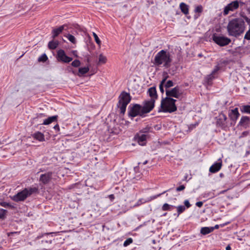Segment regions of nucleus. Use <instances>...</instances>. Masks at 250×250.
<instances>
[{"label": "nucleus", "instance_id": "1", "mask_svg": "<svg viewBox=\"0 0 250 250\" xmlns=\"http://www.w3.org/2000/svg\"><path fill=\"white\" fill-rule=\"evenodd\" d=\"M245 29V22L242 19L236 18L230 21L227 26L229 36L237 37L242 34Z\"/></svg>", "mask_w": 250, "mask_h": 250}, {"label": "nucleus", "instance_id": "2", "mask_svg": "<svg viewBox=\"0 0 250 250\" xmlns=\"http://www.w3.org/2000/svg\"><path fill=\"white\" fill-rule=\"evenodd\" d=\"M176 102V100L170 97H166L163 99L158 112L170 113L175 112L177 110Z\"/></svg>", "mask_w": 250, "mask_h": 250}, {"label": "nucleus", "instance_id": "3", "mask_svg": "<svg viewBox=\"0 0 250 250\" xmlns=\"http://www.w3.org/2000/svg\"><path fill=\"white\" fill-rule=\"evenodd\" d=\"M38 190V189L36 187L25 188L10 198L12 200L16 202L24 201L32 194L37 192Z\"/></svg>", "mask_w": 250, "mask_h": 250}, {"label": "nucleus", "instance_id": "4", "mask_svg": "<svg viewBox=\"0 0 250 250\" xmlns=\"http://www.w3.org/2000/svg\"><path fill=\"white\" fill-rule=\"evenodd\" d=\"M56 58L58 61L62 62H70L74 58H78V51L72 50L66 53L64 50L61 49L57 51Z\"/></svg>", "mask_w": 250, "mask_h": 250}, {"label": "nucleus", "instance_id": "5", "mask_svg": "<svg viewBox=\"0 0 250 250\" xmlns=\"http://www.w3.org/2000/svg\"><path fill=\"white\" fill-rule=\"evenodd\" d=\"M131 101V97L129 93L123 91L119 97L118 106L120 109L121 113L124 114L127 104Z\"/></svg>", "mask_w": 250, "mask_h": 250}, {"label": "nucleus", "instance_id": "6", "mask_svg": "<svg viewBox=\"0 0 250 250\" xmlns=\"http://www.w3.org/2000/svg\"><path fill=\"white\" fill-rule=\"evenodd\" d=\"M171 61L169 52L165 50H161L155 57V62H170Z\"/></svg>", "mask_w": 250, "mask_h": 250}, {"label": "nucleus", "instance_id": "7", "mask_svg": "<svg viewBox=\"0 0 250 250\" xmlns=\"http://www.w3.org/2000/svg\"><path fill=\"white\" fill-rule=\"evenodd\" d=\"M128 116L134 118L138 115L143 116L145 114L143 113L142 106L138 104H135L132 107L130 105L128 107Z\"/></svg>", "mask_w": 250, "mask_h": 250}, {"label": "nucleus", "instance_id": "8", "mask_svg": "<svg viewBox=\"0 0 250 250\" xmlns=\"http://www.w3.org/2000/svg\"><path fill=\"white\" fill-rule=\"evenodd\" d=\"M212 40L218 45L223 46L229 44L231 40L228 37L221 35L214 34L212 36Z\"/></svg>", "mask_w": 250, "mask_h": 250}, {"label": "nucleus", "instance_id": "9", "mask_svg": "<svg viewBox=\"0 0 250 250\" xmlns=\"http://www.w3.org/2000/svg\"><path fill=\"white\" fill-rule=\"evenodd\" d=\"M148 132L147 129H144L138 133L134 137L135 140L141 146H145L146 143L147 135L144 134Z\"/></svg>", "mask_w": 250, "mask_h": 250}, {"label": "nucleus", "instance_id": "10", "mask_svg": "<svg viewBox=\"0 0 250 250\" xmlns=\"http://www.w3.org/2000/svg\"><path fill=\"white\" fill-rule=\"evenodd\" d=\"M217 125L223 129H225L228 127V121L227 116L223 113H220L217 117H216Z\"/></svg>", "mask_w": 250, "mask_h": 250}, {"label": "nucleus", "instance_id": "11", "mask_svg": "<svg viewBox=\"0 0 250 250\" xmlns=\"http://www.w3.org/2000/svg\"><path fill=\"white\" fill-rule=\"evenodd\" d=\"M220 69V66L217 65L215 66L211 73L207 75L204 79V84L208 85H210L212 83V81L217 77L216 74L217 72Z\"/></svg>", "mask_w": 250, "mask_h": 250}, {"label": "nucleus", "instance_id": "12", "mask_svg": "<svg viewBox=\"0 0 250 250\" xmlns=\"http://www.w3.org/2000/svg\"><path fill=\"white\" fill-rule=\"evenodd\" d=\"M239 6V2L238 0H235L228 4L224 8L223 14L227 15L229 11H233L237 9Z\"/></svg>", "mask_w": 250, "mask_h": 250}, {"label": "nucleus", "instance_id": "13", "mask_svg": "<svg viewBox=\"0 0 250 250\" xmlns=\"http://www.w3.org/2000/svg\"><path fill=\"white\" fill-rule=\"evenodd\" d=\"M155 101L153 99H150L149 100L145 102L144 106H142L143 113L146 114L151 111L154 107Z\"/></svg>", "mask_w": 250, "mask_h": 250}, {"label": "nucleus", "instance_id": "14", "mask_svg": "<svg viewBox=\"0 0 250 250\" xmlns=\"http://www.w3.org/2000/svg\"><path fill=\"white\" fill-rule=\"evenodd\" d=\"M166 95L167 97H174L176 98H179L181 95V93L180 92V88L178 86H176L170 90H166Z\"/></svg>", "mask_w": 250, "mask_h": 250}, {"label": "nucleus", "instance_id": "15", "mask_svg": "<svg viewBox=\"0 0 250 250\" xmlns=\"http://www.w3.org/2000/svg\"><path fill=\"white\" fill-rule=\"evenodd\" d=\"M165 67L167 69L168 73L171 75H175L179 70L177 63H165Z\"/></svg>", "mask_w": 250, "mask_h": 250}, {"label": "nucleus", "instance_id": "16", "mask_svg": "<svg viewBox=\"0 0 250 250\" xmlns=\"http://www.w3.org/2000/svg\"><path fill=\"white\" fill-rule=\"evenodd\" d=\"M67 29V25L66 24H63L60 26L58 28H54L52 31V38L55 39L59 34H60L62 31L64 30H66Z\"/></svg>", "mask_w": 250, "mask_h": 250}, {"label": "nucleus", "instance_id": "17", "mask_svg": "<svg viewBox=\"0 0 250 250\" xmlns=\"http://www.w3.org/2000/svg\"><path fill=\"white\" fill-rule=\"evenodd\" d=\"M239 116L240 114L238 111V109L237 107L230 110L229 112V119L234 123H235Z\"/></svg>", "mask_w": 250, "mask_h": 250}, {"label": "nucleus", "instance_id": "18", "mask_svg": "<svg viewBox=\"0 0 250 250\" xmlns=\"http://www.w3.org/2000/svg\"><path fill=\"white\" fill-rule=\"evenodd\" d=\"M222 162L221 159L218 160V162L214 163L210 167L209 171L210 172L214 173L218 172L221 168Z\"/></svg>", "mask_w": 250, "mask_h": 250}, {"label": "nucleus", "instance_id": "19", "mask_svg": "<svg viewBox=\"0 0 250 250\" xmlns=\"http://www.w3.org/2000/svg\"><path fill=\"white\" fill-rule=\"evenodd\" d=\"M52 175V172H48L40 176V181L44 184L48 183L51 179Z\"/></svg>", "mask_w": 250, "mask_h": 250}, {"label": "nucleus", "instance_id": "20", "mask_svg": "<svg viewBox=\"0 0 250 250\" xmlns=\"http://www.w3.org/2000/svg\"><path fill=\"white\" fill-rule=\"evenodd\" d=\"M89 70V67L88 66L84 67H80L78 69V72L73 71L74 74H77L79 77L83 76L85 74L87 73Z\"/></svg>", "mask_w": 250, "mask_h": 250}, {"label": "nucleus", "instance_id": "21", "mask_svg": "<svg viewBox=\"0 0 250 250\" xmlns=\"http://www.w3.org/2000/svg\"><path fill=\"white\" fill-rule=\"evenodd\" d=\"M147 93L151 97V99H153L154 101L157 99L158 96L155 87H151L148 89Z\"/></svg>", "mask_w": 250, "mask_h": 250}, {"label": "nucleus", "instance_id": "22", "mask_svg": "<svg viewBox=\"0 0 250 250\" xmlns=\"http://www.w3.org/2000/svg\"><path fill=\"white\" fill-rule=\"evenodd\" d=\"M32 137L34 138V139L40 142H43L45 140L44 134L39 131L34 133L32 135Z\"/></svg>", "mask_w": 250, "mask_h": 250}, {"label": "nucleus", "instance_id": "23", "mask_svg": "<svg viewBox=\"0 0 250 250\" xmlns=\"http://www.w3.org/2000/svg\"><path fill=\"white\" fill-rule=\"evenodd\" d=\"M250 121V119L249 117L244 116H242L239 122V125L240 126H246L247 125Z\"/></svg>", "mask_w": 250, "mask_h": 250}, {"label": "nucleus", "instance_id": "24", "mask_svg": "<svg viewBox=\"0 0 250 250\" xmlns=\"http://www.w3.org/2000/svg\"><path fill=\"white\" fill-rule=\"evenodd\" d=\"M58 118L57 115L53 116L51 117H49L47 119L44 120L42 124L44 125H48L50 124L51 123L55 122L57 120Z\"/></svg>", "mask_w": 250, "mask_h": 250}, {"label": "nucleus", "instance_id": "25", "mask_svg": "<svg viewBox=\"0 0 250 250\" xmlns=\"http://www.w3.org/2000/svg\"><path fill=\"white\" fill-rule=\"evenodd\" d=\"M213 231V227H203L201 229L200 233L207 235Z\"/></svg>", "mask_w": 250, "mask_h": 250}, {"label": "nucleus", "instance_id": "26", "mask_svg": "<svg viewBox=\"0 0 250 250\" xmlns=\"http://www.w3.org/2000/svg\"><path fill=\"white\" fill-rule=\"evenodd\" d=\"M172 190V189L171 188H170L167 190H166V191H164V192H163L162 193H160V194H157V195H154V196H150L149 197V198H148L147 200L145 202H150L153 200H154L156 198H157L158 197H160L161 195L164 194V193L167 192H170Z\"/></svg>", "mask_w": 250, "mask_h": 250}, {"label": "nucleus", "instance_id": "27", "mask_svg": "<svg viewBox=\"0 0 250 250\" xmlns=\"http://www.w3.org/2000/svg\"><path fill=\"white\" fill-rule=\"evenodd\" d=\"M180 7L181 11L185 15L188 13V6L186 3L182 2L180 4Z\"/></svg>", "mask_w": 250, "mask_h": 250}, {"label": "nucleus", "instance_id": "28", "mask_svg": "<svg viewBox=\"0 0 250 250\" xmlns=\"http://www.w3.org/2000/svg\"><path fill=\"white\" fill-rule=\"evenodd\" d=\"M58 41H51L48 42V47L50 49H55L58 47Z\"/></svg>", "mask_w": 250, "mask_h": 250}, {"label": "nucleus", "instance_id": "29", "mask_svg": "<svg viewBox=\"0 0 250 250\" xmlns=\"http://www.w3.org/2000/svg\"><path fill=\"white\" fill-rule=\"evenodd\" d=\"M240 110L242 113L250 114V105H244L240 107Z\"/></svg>", "mask_w": 250, "mask_h": 250}, {"label": "nucleus", "instance_id": "30", "mask_svg": "<svg viewBox=\"0 0 250 250\" xmlns=\"http://www.w3.org/2000/svg\"><path fill=\"white\" fill-rule=\"evenodd\" d=\"M66 37L71 43L75 44L76 43V39L75 37L70 34H66L64 36Z\"/></svg>", "mask_w": 250, "mask_h": 250}, {"label": "nucleus", "instance_id": "31", "mask_svg": "<svg viewBox=\"0 0 250 250\" xmlns=\"http://www.w3.org/2000/svg\"><path fill=\"white\" fill-rule=\"evenodd\" d=\"M175 207L172 205H169L167 203L164 204L162 208V209L164 211L171 210L173 208Z\"/></svg>", "mask_w": 250, "mask_h": 250}, {"label": "nucleus", "instance_id": "32", "mask_svg": "<svg viewBox=\"0 0 250 250\" xmlns=\"http://www.w3.org/2000/svg\"><path fill=\"white\" fill-rule=\"evenodd\" d=\"M177 210L178 215H179L186 210V207L184 206L180 205L176 207Z\"/></svg>", "mask_w": 250, "mask_h": 250}, {"label": "nucleus", "instance_id": "33", "mask_svg": "<svg viewBox=\"0 0 250 250\" xmlns=\"http://www.w3.org/2000/svg\"><path fill=\"white\" fill-rule=\"evenodd\" d=\"M47 59H48V57H47V55L45 53H44L38 58V60L39 62H44L46 61Z\"/></svg>", "mask_w": 250, "mask_h": 250}, {"label": "nucleus", "instance_id": "34", "mask_svg": "<svg viewBox=\"0 0 250 250\" xmlns=\"http://www.w3.org/2000/svg\"><path fill=\"white\" fill-rule=\"evenodd\" d=\"M7 210L4 209H1L0 212V219H3L5 217V215L7 213Z\"/></svg>", "mask_w": 250, "mask_h": 250}, {"label": "nucleus", "instance_id": "35", "mask_svg": "<svg viewBox=\"0 0 250 250\" xmlns=\"http://www.w3.org/2000/svg\"><path fill=\"white\" fill-rule=\"evenodd\" d=\"M133 242V240L131 238H127L124 242V247H127L130 244H131Z\"/></svg>", "mask_w": 250, "mask_h": 250}, {"label": "nucleus", "instance_id": "36", "mask_svg": "<svg viewBox=\"0 0 250 250\" xmlns=\"http://www.w3.org/2000/svg\"><path fill=\"white\" fill-rule=\"evenodd\" d=\"M99 62H105L107 61V59L104 55L101 54L99 57Z\"/></svg>", "mask_w": 250, "mask_h": 250}, {"label": "nucleus", "instance_id": "37", "mask_svg": "<svg viewBox=\"0 0 250 250\" xmlns=\"http://www.w3.org/2000/svg\"><path fill=\"white\" fill-rule=\"evenodd\" d=\"M174 85L173 83L171 80H168L167 82L165 83V86L166 88H169L173 86Z\"/></svg>", "mask_w": 250, "mask_h": 250}, {"label": "nucleus", "instance_id": "38", "mask_svg": "<svg viewBox=\"0 0 250 250\" xmlns=\"http://www.w3.org/2000/svg\"><path fill=\"white\" fill-rule=\"evenodd\" d=\"M93 36L94 38V40H95V41L99 45H100L101 42V41H100V39L99 38L98 36H97V35L95 33L93 32Z\"/></svg>", "mask_w": 250, "mask_h": 250}, {"label": "nucleus", "instance_id": "39", "mask_svg": "<svg viewBox=\"0 0 250 250\" xmlns=\"http://www.w3.org/2000/svg\"><path fill=\"white\" fill-rule=\"evenodd\" d=\"M167 73L168 72H164L163 73V79L161 81V82H162V83H165L166 82V80L168 78L169 76L167 74Z\"/></svg>", "mask_w": 250, "mask_h": 250}, {"label": "nucleus", "instance_id": "40", "mask_svg": "<svg viewBox=\"0 0 250 250\" xmlns=\"http://www.w3.org/2000/svg\"><path fill=\"white\" fill-rule=\"evenodd\" d=\"M244 39L248 40H250V25L249 26V29L248 31L246 32L245 35Z\"/></svg>", "mask_w": 250, "mask_h": 250}, {"label": "nucleus", "instance_id": "41", "mask_svg": "<svg viewBox=\"0 0 250 250\" xmlns=\"http://www.w3.org/2000/svg\"><path fill=\"white\" fill-rule=\"evenodd\" d=\"M202 10H203L202 6L201 5H198L196 7V8L194 10V11L196 13H201V12H202Z\"/></svg>", "mask_w": 250, "mask_h": 250}, {"label": "nucleus", "instance_id": "42", "mask_svg": "<svg viewBox=\"0 0 250 250\" xmlns=\"http://www.w3.org/2000/svg\"><path fill=\"white\" fill-rule=\"evenodd\" d=\"M186 188V187L184 185H180L179 187L176 188V191L179 192L184 190Z\"/></svg>", "mask_w": 250, "mask_h": 250}, {"label": "nucleus", "instance_id": "43", "mask_svg": "<svg viewBox=\"0 0 250 250\" xmlns=\"http://www.w3.org/2000/svg\"><path fill=\"white\" fill-rule=\"evenodd\" d=\"M0 205L2 207H4V208L11 207V205L9 203L5 202H0Z\"/></svg>", "mask_w": 250, "mask_h": 250}, {"label": "nucleus", "instance_id": "44", "mask_svg": "<svg viewBox=\"0 0 250 250\" xmlns=\"http://www.w3.org/2000/svg\"><path fill=\"white\" fill-rule=\"evenodd\" d=\"M184 204H185L184 206H185V207H186L187 208H189L191 206V205L190 204L188 200H185Z\"/></svg>", "mask_w": 250, "mask_h": 250}, {"label": "nucleus", "instance_id": "45", "mask_svg": "<svg viewBox=\"0 0 250 250\" xmlns=\"http://www.w3.org/2000/svg\"><path fill=\"white\" fill-rule=\"evenodd\" d=\"M165 83H162V82H161L160 84L159 85V88L160 90L162 93H164V84Z\"/></svg>", "mask_w": 250, "mask_h": 250}, {"label": "nucleus", "instance_id": "46", "mask_svg": "<svg viewBox=\"0 0 250 250\" xmlns=\"http://www.w3.org/2000/svg\"><path fill=\"white\" fill-rule=\"evenodd\" d=\"M203 205V203L201 201L197 202L196 203V206L199 208L202 207Z\"/></svg>", "mask_w": 250, "mask_h": 250}, {"label": "nucleus", "instance_id": "47", "mask_svg": "<svg viewBox=\"0 0 250 250\" xmlns=\"http://www.w3.org/2000/svg\"><path fill=\"white\" fill-rule=\"evenodd\" d=\"M108 198H109V199L112 201H113V200L114 199L115 197H114V195L113 194H110L108 196Z\"/></svg>", "mask_w": 250, "mask_h": 250}, {"label": "nucleus", "instance_id": "48", "mask_svg": "<svg viewBox=\"0 0 250 250\" xmlns=\"http://www.w3.org/2000/svg\"><path fill=\"white\" fill-rule=\"evenodd\" d=\"M246 22L249 24H250V19H249L248 18H247V17H245V18Z\"/></svg>", "mask_w": 250, "mask_h": 250}, {"label": "nucleus", "instance_id": "49", "mask_svg": "<svg viewBox=\"0 0 250 250\" xmlns=\"http://www.w3.org/2000/svg\"><path fill=\"white\" fill-rule=\"evenodd\" d=\"M72 64V65L73 66V67H79V64L80 63H71Z\"/></svg>", "mask_w": 250, "mask_h": 250}, {"label": "nucleus", "instance_id": "50", "mask_svg": "<svg viewBox=\"0 0 250 250\" xmlns=\"http://www.w3.org/2000/svg\"><path fill=\"white\" fill-rule=\"evenodd\" d=\"M54 128L56 130H59L60 129V127H59V125H56L54 126Z\"/></svg>", "mask_w": 250, "mask_h": 250}, {"label": "nucleus", "instance_id": "51", "mask_svg": "<svg viewBox=\"0 0 250 250\" xmlns=\"http://www.w3.org/2000/svg\"><path fill=\"white\" fill-rule=\"evenodd\" d=\"M213 227V231L215 229H218L219 227V225H216L214 227Z\"/></svg>", "mask_w": 250, "mask_h": 250}, {"label": "nucleus", "instance_id": "52", "mask_svg": "<svg viewBox=\"0 0 250 250\" xmlns=\"http://www.w3.org/2000/svg\"><path fill=\"white\" fill-rule=\"evenodd\" d=\"M141 202H142V199H140V200L138 201V202H137V204H136L135 206H139V205L141 204Z\"/></svg>", "mask_w": 250, "mask_h": 250}, {"label": "nucleus", "instance_id": "53", "mask_svg": "<svg viewBox=\"0 0 250 250\" xmlns=\"http://www.w3.org/2000/svg\"><path fill=\"white\" fill-rule=\"evenodd\" d=\"M72 62H80V61L78 59H75Z\"/></svg>", "mask_w": 250, "mask_h": 250}, {"label": "nucleus", "instance_id": "54", "mask_svg": "<svg viewBox=\"0 0 250 250\" xmlns=\"http://www.w3.org/2000/svg\"><path fill=\"white\" fill-rule=\"evenodd\" d=\"M230 247L229 246H228L226 248V250H230Z\"/></svg>", "mask_w": 250, "mask_h": 250}, {"label": "nucleus", "instance_id": "55", "mask_svg": "<svg viewBox=\"0 0 250 250\" xmlns=\"http://www.w3.org/2000/svg\"><path fill=\"white\" fill-rule=\"evenodd\" d=\"M239 5H240V6H242L243 4H244V2H243L242 1H239Z\"/></svg>", "mask_w": 250, "mask_h": 250}, {"label": "nucleus", "instance_id": "56", "mask_svg": "<svg viewBox=\"0 0 250 250\" xmlns=\"http://www.w3.org/2000/svg\"><path fill=\"white\" fill-rule=\"evenodd\" d=\"M247 10L248 11V12L250 14V7H249V8H247Z\"/></svg>", "mask_w": 250, "mask_h": 250}, {"label": "nucleus", "instance_id": "57", "mask_svg": "<svg viewBox=\"0 0 250 250\" xmlns=\"http://www.w3.org/2000/svg\"><path fill=\"white\" fill-rule=\"evenodd\" d=\"M147 163V160H146V161H145L143 163V165H146V164Z\"/></svg>", "mask_w": 250, "mask_h": 250}, {"label": "nucleus", "instance_id": "58", "mask_svg": "<svg viewBox=\"0 0 250 250\" xmlns=\"http://www.w3.org/2000/svg\"><path fill=\"white\" fill-rule=\"evenodd\" d=\"M220 176L221 177H223L224 176V174L222 173H220Z\"/></svg>", "mask_w": 250, "mask_h": 250}, {"label": "nucleus", "instance_id": "59", "mask_svg": "<svg viewBox=\"0 0 250 250\" xmlns=\"http://www.w3.org/2000/svg\"><path fill=\"white\" fill-rule=\"evenodd\" d=\"M166 214H167V213H164V216L166 215Z\"/></svg>", "mask_w": 250, "mask_h": 250}, {"label": "nucleus", "instance_id": "60", "mask_svg": "<svg viewBox=\"0 0 250 250\" xmlns=\"http://www.w3.org/2000/svg\"><path fill=\"white\" fill-rule=\"evenodd\" d=\"M168 193H167V194H166V196H168Z\"/></svg>", "mask_w": 250, "mask_h": 250}]
</instances>
